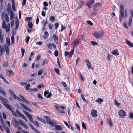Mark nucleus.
I'll return each instance as SVG.
<instances>
[{"label": "nucleus", "mask_w": 133, "mask_h": 133, "mask_svg": "<svg viewBox=\"0 0 133 133\" xmlns=\"http://www.w3.org/2000/svg\"><path fill=\"white\" fill-rule=\"evenodd\" d=\"M107 122L108 123L111 127L113 125V124L111 121V120L109 119H108L107 120Z\"/></svg>", "instance_id": "cd10ccee"}, {"label": "nucleus", "mask_w": 133, "mask_h": 133, "mask_svg": "<svg viewBox=\"0 0 133 133\" xmlns=\"http://www.w3.org/2000/svg\"><path fill=\"white\" fill-rule=\"evenodd\" d=\"M120 11H124V7L122 5H120Z\"/></svg>", "instance_id": "4c0bfd02"}, {"label": "nucleus", "mask_w": 133, "mask_h": 133, "mask_svg": "<svg viewBox=\"0 0 133 133\" xmlns=\"http://www.w3.org/2000/svg\"><path fill=\"white\" fill-rule=\"evenodd\" d=\"M118 113L119 116L122 118H125L126 115V113L123 110H121L119 111Z\"/></svg>", "instance_id": "39448f33"}, {"label": "nucleus", "mask_w": 133, "mask_h": 133, "mask_svg": "<svg viewBox=\"0 0 133 133\" xmlns=\"http://www.w3.org/2000/svg\"><path fill=\"white\" fill-rule=\"evenodd\" d=\"M0 78L2 79L3 81L7 84H9L8 81L6 80L3 76L1 74H0Z\"/></svg>", "instance_id": "b1692460"}, {"label": "nucleus", "mask_w": 133, "mask_h": 133, "mask_svg": "<svg viewBox=\"0 0 133 133\" xmlns=\"http://www.w3.org/2000/svg\"><path fill=\"white\" fill-rule=\"evenodd\" d=\"M14 98L16 99L21 102H23V101L20 98H19V97H18L17 96H16Z\"/></svg>", "instance_id": "c03bdc74"}, {"label": "nucleus", "mask_w": 133, "mask_h": 133, "mask_svg": "<svg viewBox=\"0 0 133 133\" xmlns=\"http://www.w3.org/2000/svg\"><path fill=\"white\" fill-rule=\"evenodd\" d=\"M15 29L16 30L18 28L19 25V22L18 21H16L15 23Z\"/></svg>", "instance_id": "7c9ffc66"}, {"label": "nucleus", "mask_w": 133, "mask_h": 133, "mask_svg": "<svg viewBox=\"0 0 133 133\" xmlns=\"http://www.w3.org/2000/svg\"><path fill=\"white\" fill-rule=\"evenodd\" d=\"M16 112L19 115H20V114L21 113L20 112L19 110L17 109H16Z\"/></svg>", "instance_id": "680f3d73"}, {"label": "nucleus", "mask_w": 133, "mask_h": 133, "mask_svg": "<svg viewBox=\"0 0 133 133\" xmlns=\"http://www.w3.org/2000/svg\"><path fill=\"white\" fill-rule=\"evenodd\" d=\"M114 103L118 107H119L121 104L120 103L118 102L116 100H115Z\"/></svg>", "instance_id": "ea45409f"}, {"label": "nucleus", "mask_w": 133, "mask_h": 133, "mask_svg": "<svg viewBox=\"0 0 133 133\" xmlns=\"http://www.w3.org/2000/svg\"><path fill=\"white\" fill-rule=\"evenodd\" d=\"M29 90L30 91V92H32L33 91H34L35 92L37 91L38 90V89L36 88L34 89L30 88L29 89Z\"/></svg>", "instance_id": "2f4dec72"}, {"label": "nucleus", "mask_w": 133, "mask_h": 133, "mask_svg": "<svg viewBox=\"0 0 133 133\" xmlns=\"http://www.w3.org/2000/svg\"><path fill=\"white\" fill-rule=\"evenodd\" d=\"M9 92L10 94L12 97L14 98L16 96L14 93V91L11 89L9 90Z\"/></svg>", "instance_id": "f3484780"}, {"label": "nucleus", "mask_w": 133, "mask_h": 133, "mask_svg": "<svg viewBox=\"0 0 133 133\" xmlns=\"http://www.w3.org/2000/svg\"><path fill=\"white\" fill-rule=\"evenodd\" d=\"M103 34V32L101 31L94 33L93 34V36L97 38L100 39L102 37Z\"/></svg>", "instance_id": "f03ea898"}, {"label": "nucleus", "mask_w": 133, "mask_h": 133, "mask_svg": "<svg viewBox=\"0 0 133 133\" xmlns=\"http://www.w3.org/2000/svg\"><path fill=\"white\" fill-rule=\"evenodd\" d=\"M54 69L55 70V71L56 72V73L57 74H58L59 75H60V72L59 71L57 68H54Z\"/></svg>", "instance_id": "c9c22d12"}, {"label": "nucleus", "mask_w": 133, "mask_h": 133, "mask_svg": "<svg viewBox=\"0 0 133 133\" xmlns=\"http://www.w3.org/2000/svg\"><path fill=\"white\" fill-rule=\"evenodd\" d=\"M37 96L39 98L42 99H43V98L41 94L40 93H38L37 94Z\"/></svg>", "instance_id": "6e6d98bb"}, {"label": "nucleus", "mask_w": 133, "mask_h": 133, "mask_svg": "<svg viewBox=\"0 0 133 133\" xmlns=\"http://www.w3.org/2000/svg\"><path fill=\"white\" fill-rule=\"evenodd\" d=\"M132 20V18H129L128 24V26H130L131 25Z\"/></svg>", "instance_id": "f704fd0d"}, {"label": "nucleus", "mask_w": 133, "mask_h": 133, "mask_svg": "<svg viewBox=\"0 0 133 133\" xmlns=\"http://www.w3.org/2000/svg\"><path fill=\"white\" fill-rule=\"evenodd\" d=\"M84 4V2H83L81 1L80 2L79 4V6H81V7H82Z\"/></svg>", "instance_id": "0e129e2a"}, {"label": "nucleus", "mask_w": 133, "mask_h": 133, "mask_svg": "<svg viewBox=\"0 0 133 133\" xmlns=\"http://www.w3.org/2000/svg\"><path fill=\"white\" fill-rule=\"evenodd\" d=\"M94 1L95 0H92L87 3L86 4L89 8H92V5L94 3Z\"/></svg>", "instance_id": "6e6552de"}, {"label": "nucleus", "mask_w": 133, "mask_h": 133, "mask_svg": "<svg viewBox=\"0 0 133 133\" xmlns=\"http://www.w3.org/2000/svg\"><path fill=\"white\" fill-rule=\"evenodd\" d=\"M10 12H9V10L8 9V14L10 15V19L12 20L14 16V14L13 11L12 10H10Z\"/></svg>", "instance_id": "ddd939ff"}, {"label": "nucleus", "mask_w": 133, "mask_h": 133, "mask_svg": "<svg viewBox=\"0 0 133 133\" xmlns=\"http://www.w3.org/2000/svg\"><path fill=\"white\" fill-rule=\"evenodd\" d=\"M54 25L55 27V29H57L59 26V24L58 23H56Z\"/></svg>", "instance_id": "13d9d810"}, {"label": "nucleus", "mask_w": 133, "mask_h": 133, "mask_svg": "<svg viewBox=\"0 0 133 133\" xmlns=\"http://www.w3.org/2000/svg\"><path fill=\"white\" fill-rule=\"evenodd\" d=\"M129 116L130 118L133 119V113H129Z\"/></svg>", "instance_id": "052dcab7"}, {"label": "nucleus", "mask_w": 133, "mask_h": 133, "mask_svg": "<svg viewBox=\"0 0 133 133\" xmlns=\"http://www.w3.org/2000/svg\"><path fill=\"white\" fill-rule=\"evenodd\" d=\"M21 51L22 54V57H23L24 56L25 52V50L23 48H21Z\"/></svg>", "instance_id": "a19ab883"}, {"label": "nucleus", "mask_w": 133, "mask_h": 133, "mask_svg": "<svg viewBox=\"0 0 133 133\" xmlns=\"http://www.w3.org/2000/svg\"><path fill=\"white\" fill-rule=\"evenodd\" d=\"M82 127L85 129H86V125L85 123L84 122H82Z\"/></svg>", "instance_id": "3c124183"}, {"label": "nucleus", "mask_w": 133, "mask_h": 133, "mask_svg": "<svg viewBox=\"0 0 133 133\" xmlns=\"http://www.w3.org/2000/svg\"><path fill=\"white\" fill-rule=\"evenodd\" d=\"M6 131L7 132V133H10V130L9 128L8 127H7L6 128Z\"/></svg>", "instance_id": "338daca9"}, {"label": "nucleus", "mask_w": 133, "mask_h": 133, "mask_svg": "<svg viewBox=\"0 0 133 133\" xmlns=\"http://www.w3.org/2000/svg\"><path fill=\"white\" fill-rule=\"evenodd\" d=\"M75 125L78 130L79 131L80 130V129L79 125L77 123H75Z\"/></svg>", "instance_id": "5fc2aeb1"}, {"label": "nucleus", "mask_w": 133, "mask_h": 133, "mask_svg": "<svg viewBox=\"0 0 133 133\" xmlns=\"http://www.w3.org/2000/svg\"><path fill=\"white\" fill-rule=\"evenodd\" d=\"M86 23L90 26H92L93 25L92 22L90 20L87 21H86Z\"/></svg>", "instance_id": "49530a36"}, {"label": "nucleus", "mask_w": 133, "mask_h": 133, "mask_svg": "<svg viewBox=\"0 0 133 133\" xmlns=\"http://www.w3.org/2000/svg\"><path fill=\"white\" fill-rule=\"evenodd\" d=\"M74 51V48H73L71 50V51L70 52L68 53V57L69 58L71 57L72 55H73Z\"/></svg>", "instance_id": "a211bd4d"}, {"label": "nucleus", "mask_w": 133, "mask_h": 133, "mask_svg": "<svg viewBox=\"0 0 133 133\" xmlns=\"http://www.w3.org/2000/svg\"><path fill=\"white\" fill-rule=\"evenodd\" d=\"M2 103L7 109L11 106L8 104L9 103V101L4 98L2 100Z\"/></svg>", "instance_id": "7ed1b4c3"}, {"label": "nucleus", "mask_w": 133, "mask_h": 133, "mask_svg": "<svg viewBox=\"0 0 133 133\" xmlns=\"http://www.w3.org/2000/svg\"><path fill=\"white\" fill-rule=\"evenodd\" d=\"M111 53L112 54L116 56H118L119 55V53L118 52V50L117 49H116L112 51Z\"/></svg>", "instance_id": "412c9836"}, {"label": "nucleus", "mask_w": 133, "mask_h": 133, "mask_svg": "<svg viewBox=\"0 0 133 133\" xmlns=\"http://www.w3.org/2000/svg\"><path fill=\"white\" fill-rule=\"evenodd\" d=\"M81 97L82 98V99L85 102L86 101V99H85V98H84V95H82V94H81Z\"/></svg>", "instance_id": "4d7b16f0"}, {"label": "nucleus", "mask_w": 133, "mask_h": 133, "mask_svg": "<svg viewBox=\"0 0 133 133\" xmlns=\"http://www.w3.org/2000/svg\"><path fill=\"white\" fill-rule=\"evenodd\" d=\"M32 18V17H27L25 18V20L27 21H30Z\"/></svg>", "instance_id": "09e8293b"}, {"label": "nucleus", "mask_w": 133, "mask_h": 133, "mask_svg": "<svg viewBox=\"0 0 133 133\" xmlns=\"http://www.w3.org/2000/svg\"><path fill=\"white\" fill-rule=\"evenodd\" d=\"M44 36H43L44 38L45 39H47L48 37V36H49V34L46 31L44 33Z\"/></svg>", "instance_id": "bb28decb"}, {"label": "nucleus", "mask_w": 133, "mask_h": 133, "mask_svg": "<svg viewBox=\"0 0 133 133\" xmlns=\"http://www.w3.org/2000/svg\"><path fill=\"white\" fill-rule=\"evenodd\" d=\"M3 65L4 67H6L8 65V64L7 62H4L3 63Z\"/></svg>", "instance_id": "79ce46f5"}, {"label": "nucleus", "mask_w": 133, "mask_h": 133, "mask_svg": "<svg viewBox=\"0 0 133 133\" xmlns=\"http://www.w3.org/2000/svg\"><path fill=\"white\" fill-rule=\"evenodd\" d=\"M28 25L30 28L32 29L33 26V24L32 22H29L28 23Z\"/></svg>", "instance_id": "c756f323"}, {"label": "nucleus", "mask_w": 133, "mask_h": 133, "mask_svg": "<svg viewBox=\"0 0 133 133\" xmlns=\"http://www.w3.org/2000/svg\"><path fill=\"white\" fill-rule=\"evenodd\" d=\"M43 73V71L42 70H40L38 72V75H40L42 74Z\"/></svg>", "instance_id": "69168bd1"}, {"label": "nucleus", "mask_w": 133, "mask_h": 133, "mask_svg": "<svg viewBox=\"0 0 133 133\" xmlns=\"http://www.w3.org/2000/svg\"><path fill=\"white\" fill-rule=\"evenodd\" d=\"M53 38L54 39L56 43H57L58 40V36H57L55 34H54L53 35Z\"/></svg>", "instance_id": "6ab92c4d"}, {"label": "nucleus", "mask_w": 133, "mask_h": 133, "mask_svg": "<svg viewBox=\"0 0 133 133\" xmlns=\"http://www.w3.org/2000/svg\"><path fill=\"white\" fill-rule=\"evenodd\" d=\"M119 20L120 21H122L123 18L124 16V11H120Z\"/></svg>", "instance_id": "2eb2a0df"}, {"label": "nucleus", "mask_w": 133, "mask_h": 133, "mask_svg": "<svg viewBox=\"0 0 133 133\" xmlns=\"http://www.w3.org/2000/svg\"><path fill=\"white\" fill-rule=\"evenodd\" d=\"M54 55L56 57H57L58 56V51L56 50L54 52Z\"/></svg>", "instance_id": "e2e57ef3"}, {"label": "nucleus", "mask_w": 133, "mask_h": 133, "mask_svg": "<svg viewBox=\"0 0 133 133\" xmlns=\"http://www.w3.org/2000/svg\"><path fill=\"white\" fill-rule=\"evenodd\" d=\"M11 39L12 41L11 44L12 45L14 42V36L12 35L11 36Z\"/></svg>", "instance_id": "603ef678"}, {"label": "nucleus", "mask_w": 133, "mask_h": 133, "mask_svg": "<svg viewBox=\"0 0 133 133\" xmlns=\"http://www.w3.org/2000/svg\"><path fill=\"white\" fill-rule=\"evenodd\" d=\"M101 4L100 3L95 4L93 6V9L95 11H97L101 5Z\"/></svg>", "instance_id": "423d86ee"}, {"label": "nucleus", "mask_w": 133, "mask_h": 133, "mask_svg": "<svg viewBox=\"0 0 133 133\" xmlns=\"http://www.w3.org/2000/svg\"><path fill=\"white\" fill-rule=\"evenodd\" d=\"M126 42L127 43V44L129 46L131 47H133V43L131 42L130 41L128 40H126Z\"/></svg>", "instance_id": "4be33fe9"}, {"label": "nucleus", "mask_w": 133, "mask_h": 133, "mask_svg": "<svg viewBox=\"0 0 133 133\" xmlns=\"http://www.w3.org/2000/svg\"><path fill=\"white\" fill-rule=\"evenodd\" d=\"M96 102L98 103H99L101 104V103L103 102V100L101 98H99L97 100H96Z\"/></svg>", "instance_id": "473e14b6"}, {"label": "nucleus", "mask_w": 133, "mask_h": 133, "mask_svg": "<svg viewBox=\"0 0 133 133\" xmlns=\"http://www.w3.org/2000/svg\"><path fill=\"white\" fill-rule=\"evenodd\" d=\"M85 62L87 63L88 68L89 69H90L92 67L91 64V62L88 60H86L85 61Z\"/></svg>", "instance_id": "9d476101"}, {"label": "nucleus", "mask_w": 133, "mask_h": 133, "mask_svg": "<svg viewBox=\"0 0 133 133\" xmlns=\"http://www.w3.org/2000/svg\"><path fill=\"white\" fill-rule=\"evenodd\" d=\"M23 112L26 115L27 117L28 118V119L29 120L31 118H32V117L31 115L27 112L23 111Z\"/></svg>", "instance_id": "4468645a"}, {"label": "nucleus", "mask_w": 133, "mask_h": 133, "mask_svg": "<svg viewBox=\"0 0 133 133\" xmlns=\"http://www.w3.org/2000/svg\"><path fill=\"white\" fill-rule=\"evenodd\" d=\"M47 46L49 49H50L52 46V44H51L50 43H49L47 44Z\"/></svg>", "instance_id": "8fccbe9b"}, {"label": "nucleus", "mask_w": 133, "mask_h": 133, "mask_svg": "<svg viewBox=\"0 0 133 133\" xmlns=\"http://www.w3.org/2000/svg\"><path fill=\"white\" fill-rule=\"evenodd\" d=\"M33 130L36 133H41L38 130L36 129L35 128Z\"/></svg>", "instance_id": "774afa93"}, {"label": "nucleus", "mask_w": 133, "mask_h": 133, "mask_svg": "<svg viewBox=\"0 0 133 133\" xmlns=\"http://www.w3.org/2000/svg\"><path fill=\"white\" fill-rule=\"evenodd\" d=\"M44 119L46 120L47 123L49 124L52 127H53L56 124V122L55 121H52L50 118L48 116H45L44 117Z\"/></svg>", "instance_id": "f257e3e1"}, {"label": "nucleus", "mask_w": 133, "mask_h": 133, "mask_svg": "<svg viewBox=\"0 0 133 133\" xmlns=\"http://www.w3.org/2000/svg\"><path fill=\"white\" fill-rule=\"evenodd\" d=\"M49 20L51 21H54L55 20V18L53 16H51L50 17Z\"/></svg>", "instance_id": "c85d7f7f"}, {"label": "nucleus", "mask_w": 133, "mask_h": 133, "mask_svg": "<svg viewBox=\"0 0 133 133\" xmlns=\"http://www.w3.org/2000/svg\"><path fill=\"white\" fill-rule=\"evenodd\" d=\"M55 129L57 130H62V128L60 125H56L55 126Z\"/></svg>", "instance_id": "5701e85b"}, {"label": "nucleus", "mask_w": 133, "mask_h": 133, "mask_svg": "<svg viewBox=\"0 0 133 133\" xmlns=\"http://www.w3.org/2000/svg\"><path fill=\"white\" fill-rule=\"evenodd\" d=\"M3 37L4 35L3 34L0 35V41L1 43H2V41L3 40Z\"/></svg>", "instance_id": "de8ad7c7"}, {"label": "nucleus", "mask_w": 133, "mask_h": 133, "mask_svg": "<svg viewBox=\"0 0 133 133\" xmlns=\"http://www.w3.org/2000/svg\"><path fill=\"white\" fill-rule=\"evenodd\" d=\"M30 39V37L29 36H27L25 39V41L26 42V43H28V41L29 40V39Z\"/></svg>", "instance_id": "864d4df0"}, {"label": "nucleus", "mask_w": 133, "mask_h": 133, "mask_svg": "<svg viewBox=\"0 0 133 133\" xmlns=\"http://www.w3.org/2000/svg\"><path fill=\"white\" fill-rule=\"evenodd\" d=\"M6 43L7 45L9 46L10 45V42L9 38L8 37H7L6 40Z\"/></svg>", "instance_id": "393cba45"}, {"label": "nucleus", "mask_w": 133, "mask_h": 133, "mask_svg": "<svg viewBox=\"0 0 133 133\" xmlns=\"http://www.w3.org/2000/svg\"><path fill=\"white\" fill-rule=\"evenodd\" d=\"M12 112V114L15 116L16 117H18V115L16 114L15 111L12 109L11 106H10L8 109Z\"/></svg>", "instance_id": "9b49d317"}, {"label": "nucleus", "mask_w": 133, "mask_h": 133, "mask_svg": "<svg viewBox=\"0 0 133 133\" xmlns=\"http://www.w3.org/2000/svg\"><path fill=\"white\" fill-rule=\"evenodd\" d=\"M81 41V39L80 38H77L74 40L72 42V43L74 44L73 48H74L75 46H77Z\"/></svg>", "instance_id": "20e7f679"}, {"label": "nucleus", "mask_w": 133, "mask_h": 133, "mask_svg": "<svg viewBox=\"0 0 133 133\" xmlns=\"http://www.w3.org/2000/svg\"><path fill=\"white\" fill-rule=\"evenodd\" d=\"M91 114L93 117H96L97 116V111L95 110H93L91 112Z\"/></svg>", "instance_id": "dca6fc26"}, {"label": "nucleus", "mask_w": 133, "mask_h": 133, "mask_svg": "<svg viewBox=\"0 0 133 133\" xmlns=\"http://www.w3.org/2000/svg\"><path fill=\"white\" fill-rule=\"evenodd\" d=\"M6 72L7 74L8 73H9V74L11 75H12L13 74V71L11 70H6Z\"/></svg>", "instance_id": "a878e982"}, {"label": "nucleus", "mask_w": 133, "mask_h": 133, "mask_svg": "<svg viewBox=\"0 0 133 133\" xmlns=\"http://www.w3.org/2000/svg\"><path fill=\"white\" fill-rule=\"evenodd\" d=\"M91 42L92 45H98V44L97 43V42L96 41H91Z\"/></svg>", "instance_id": "a18cd8bd"}, {"label": "nucleus", "mask_w": 133, "mask_h": 133, "mask_svg": "<svg viewBox=\"0 0 133 133\" xmlns=\"http://www.w3.org/2000/svg\"><path fill=\"white\" fill-rule=\"evenodd\" d=\"M2 27L3 28H5L6 30V32H8L9 31V30H8L7 29L8 27L6 25L5 22V21H3V22L2 24Z\"/></svg>", "instance_id": "1a4fd4ad"}, {"label": "nucleus", "mask_w": 133, "mask_h": 133, "mask_svg": "<svg viewBox=\"0 0 133 133\" xmlns=\"http://www.w3.org/2000/svg\"><path fill=\"white\" fill-rule=\"evenodd\" d=\"M5 19L6 21L7 22H8L9 21V18L8 17V15L7 14H6L5 15Z\"/></svg>", "instance_id": "72a5a7b5"}, {"label": "nucleus", "mask_w": 133, "mask_h": 133, "mask_svg": "<svg viewBox=\"0 0 133 133\" xmlns=\"http://www.w3.org/2000/svg\"><path fill=\"white\" fill-rule=\"evenodd\" d=\"M33 124L36 126L38 127L39 126V124L37 122L34 121L33 122Z\"/></svg>", "instance_id": "37998d69"}, {"label": "nucleus", "mask_w": 133, "mask_h": 133, "mask_svg": "<svg viewBox=\"0 0 133 133\" xmlns=\"http://www.w3.org/2000/svg\"><path fill=\"white\" fill-rule=\"evenodd\" d=\"M12 8L13 10L14 11H16V9L15 8V4L14 3V1H12Z\"/></svg>", "instance_id": "e433bc0d"}, {"label": "nucleus", "mask_w": 133, "mask_h": 133, "mask_svg": "<svg viewBox=\"0 0 133 133\" xmlns=\"http://www.w3.org/2000/svg\"><path fill=\"white\" fill-rule=\"evenodd\" d=\"M19 96L21 98L23 101V102H24L26 104H29L30 103V102L27 101L22 95H19Z\"/></svg>", "instance_id": "0eeeda50"}, {"label": "nucleus", "mask_w": 133, "mask_h": 133, "mask_svg": "<svg viewBox=\"0 0 133 133\" xmlns=\"http://www.w3.org/2000/svg\"><path fill=\"white\" fill-rule=\"evenodd\" d=\"M18 123L20 124L21 125L23 126L25 128H26V124L21 120H18Z\"/></svg>", "instance_id": "aec40b11"}, {"label": "nucleus", "mask_w": 133, "mask_h": 133, "mask_svg": "<svg viewBox=\"0 0 133 133\" xmlns=\"http://www.w3.org/2000/svg\"><path fill=\"white\" fill-rule=\"evenodd\" d=\"M48 60L47 59H45L43 61V63L42 64V65L43 66L45 64H46L47 63Z\"/></svg>", "instance_id": "58836bf2"}, {"label": "nucleus", "mask_w": 133, "mask_h": 133, "mask_svg": "<svg viewBox=\"0 0 133 133\" xmlns=\"http://www.w3.org/2000/svg\"><path fill=\"white\" fill-rule=\"evenodd\" d=\"M20 104L22 107L25 108V109L26 108H27V107L26 105H24L23 103H20Z\"/></svg>", "instance_id": "bf43d9fd"}, {"label": "nucleus", "mask_w": 133, "mask_h": 133, "mask_svg": "<svg viewBox=\"0 0 133 133\" xmlns=\"http://www.w3.org/2000/svg\"><path fill=\"white\" fill-rule=\"evenodd\" d=\"M42 23H44L43 26L42 28V30H45V26L46 25V24L48 23V22L46 20H43L42 22Z\"/></svg>", "instance_id": "f8f14e48"}]
</instances>
